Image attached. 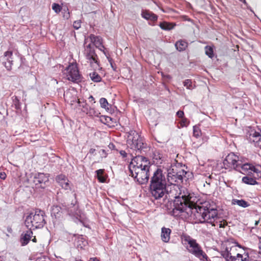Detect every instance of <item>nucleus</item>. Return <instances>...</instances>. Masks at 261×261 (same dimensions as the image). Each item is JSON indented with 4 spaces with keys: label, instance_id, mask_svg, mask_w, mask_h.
<instances>
[{
    "label": "nucleus",
    "instance_id": "40",
    "mask_svg": "<svg viewBox=\"0 0 261 261\" xmlns=\"http://www.w3.org/2000/svg\"><path fill=\"white\" fill-rule=\"evenodd\" d=\"M63 17L64 19H68L70 17V13L67 8L63 10Z\"/></svg>",
    "mask_w": 261,
    "mask_h": 261
},
{
    "label": "nucleus",
    "instance_id": "47",
    "mask_svg": "<svg viewBox=\"0 0 261 261\" xmlns=\"http://www.w3.org/2000/svg\"><path fill=\"white\" fill-rule=\"evenodd\" d=\"M258 248H259V253L261 254V237H258Z\"/></svg>",
    "mask_w": 261,
    "mask_h": 261
},
{
    "label": "nucleus",
    "instance_id": "15",
    "mask_svg": "<svg viewBox=\"0 0 261 261\" xmlns=\"http://www.w3.org/2000/svg\"><path fill=\"white\" fill-rule=\"evenodd\" d=\"M236 171H238L243 174H250L252 172L257 173L258 170L252 165L248 163L242 164L241 161Z\"/></svg>",
    "mask_w": 261,
    "mask_h": 261
},
{
    "label": "nucleus",
    "instance_id": "53",
    "mask_svg": "<svg viewBox=\"0 0 261 261\" xmlns=\"http://www.w3.org/2000/svg\"><path fill=\"white\" fill-rule=\"evenodd\" d=\"M95 149L94 148H91L89 150V153L91 154H94L95 152Z\"/></svg>",
    "mask_w": 261,
    "mask_h": 261
},
{
    "label": "nucleus",
    "instance_id": "56",
    "mask_svg": "<svg viewBox=\"0 0 261 261\" xmlns=\"http://www.w3.org/2000/svg\"><path fill=\"white\" fill-rule=\"evenodd\" d=\"M109 147L110 148H112L114 147V145L113 144H110Z\"/></svg>",
    "mask_w": 261,
    "mask_h": 261
},
{
    "label": "nucleus",
    "instance_id": "62",
    "mask_svg": "<svg viewBox=\"0 0 261 261\" xmlns=\"http://www.w3.org/2000/svg\"><path fill=\"white\" fill-rule=\"evenodd\" d=\"M0 259H1V258H0ZM0 261H2V260L1 259H0Z\"/></svg>",
    "mask_w": 261,
    "mask_h": 261
},
{
    "label": "nucleus",
    "instance_id": "17",
    "mask_svg": "<svg viewBox=\"0 0 261 261\" xmlns=\"http://www.w3.org/2000/svg\"><path fill=\"white\" fill-rule=\"evenodd\" d=\"M57 182L65 190L70 189L69 180L65 175L60 174L57 176Z\"/></svg>",
    "mask_w": 261,
    "mask_h": 261
},
{
    "label": "nucleus",
    "instance_id": "57",
    "mask_svg": "<svg viewBox=\"0 0 261 261\" xmlns=\"http://www.w3.org/2000/svg\"><path fill=\"white\" fill-rule=\"evenodd\" d=\"M89 99H90L91 101H93L94 99V97L92 96H90Z\"/></svg>",
    "mask_w": 261,
    "mask_h": 261
},
{
    "label": "nucleus",
    "instance_id": "46",
    "mask_svg": "<svg viewBox=\"0 0 261 261\" xmlns=\"http://www.w3.org/2000/svg\"><path fill=\"white\" fill-rule=\"evenodd\" d=\"M7 177L6 174L5 172H1L0 173V178L2 179H5Z\"/></svg>",
    "mask_w": 261,
    "mask_h": 261
},
{
    "label": "nucleus",
    "instance_id": "9",
    "mask_svg": "<svg viewBox=\"0 0 261 261\" xmlns=\"http://www.w3.org/2000/svg\"><path fill=\"white\" fill-rule=\"evenodd\" d=\"M141 153L136 152V156L133 157L130 163L128 168L129 169L136 168V167L142 168L143 167H147L150 166V162L147 159L141 155Z\"/></svg>",
    "mask_w": 261,
    "mask_h": 261
},
{
    "label": "nucleus",
    "instance_id": "2",
    "mask_svg": "<svg viewBox=\"0 0 261 261\" xmlns=\"http://www.w3.org/2000/svg\"><path fill=\"white\" fill-rule=\"evenodd\" d=\"M170 187L169 185L167 186V182L166 180L165 175L163 174L162 169L158 168L153 173V176L151 178L150 184V191L152 197L155 199L160 200L163 198V200L167 199L168 201L169 200H172L174 198L173 202V208L171 212L172 214L174 216H178L179 215V210L177 208L176 204V200L180 198V201L181 203L186 201L187 195L178 196L177 193L170 194Z\"/></svg>",
    "mask_w": 261,
    "mask_h": 261
},
{
    "label": "nucleus",
    "instance_id": "43",
    "mask_svg": "<svg viewBox=\"0 0 261 261\" xmlns=\"http://www.w3.org/2000/svg\"><path fill=\"white\" fill-rule=\"evenodd\" d=\"M71 92L69 91H67L64 94V97L65 100H69V98L70 97Z\"/></svg>",
    "mask_w": 261,
    "mask_h": 261
},
{
    "label": "nucleus",
    "instance_id": "6",
    "mask_svg": "<svg viewBox=\"0 0 261 261\" xmlns=\"http://www.w3.org/2000/svg\"><path fill=\"white\" fill-rule=\"evenodd\" d=\"M172 170V172H169L167 175L168 181L170 184L169 185L170 189V194L173 193H177L178 187L176 183L181 181L183 176L186 174V172L184 170H180L177 172H174L173 169Z\"/></svg>",
    "mask_w": 261,
    "mask_h": 261
},
{
    "label": "nucleus",
    "instance_id": "55",
    "mask_svg": "<svg viewBox=\"0 0 261 261\" xmlns=\"http://www.w3.org/2000/svg\"><path fill=\"white\" fill-rule=\"evenodd\" d=\"M32 241L34 242V243H36L37 242V239L36 238V237L34 236L33 238V239L32 240Z\"/></svg>",
    "mask_w": 261,
    "mask_h": 261
},
{
    "label": "nucleus",
    "instance_id": "61",
    "mask_svg": "<svg viewBox=\"0 0 261 261\" xmlns=\"http://www.w3.org/2000/svg\"><path fill=\"white\" fill-rule=\"evenodd\" d=\"M77 261H82V260L80 259V260H78Z\"/></svg>",
    "mask_w": 261,
    "mask_h": 261
},
{
    "label": "nucleus",
    "instance_id": "33",
    "mask_svg": "<svg viewBox=\"0 0 261 261\" xmlns=\"http://www.w3.org/2000/svg\"><path fill=\"white\" fill-rule=\"evenodd\" d=\"M193 136L198 138L201 135V130L199 126L198 125H194L193 127Z\"/></svg>",
    "mask_w": 261,
    "mask_h": 261
},
{
    "label": "nucleus",
    "instance_id": "20",
    "mask_svg": "<svg viewBox=\"0 0 261 261\" xmlns=\"http://www.w3.org/2000/svg\"><path fill=\"white\" fill-rule=\"evenodd\" d=\"M171 232V229L168 228L163 227L162 228L161 239L164 242L167 243L169 241Z\"/></svg>",
    "mask_w": 261,
    "mask_h": 261
},
{
    "label": "nucleus",
    "instance_id": "11",
    "mask_svg": "<svg viewBox=\"0 0 261 261\" xmlns=\"http://www.w3.org/2000/svg\"><path fill=\"white\" fill-rule=\"evenodd\" d=\"M241 160L238 155H236L234 153L231 152L229 153L225 158L223 161V164L226 169L231 168L235 170L239 168V164H240Z\"/></svg>",
    "mask_w": 261,
    "mask_h": 261
},
{
    "label": "nucleus",
    "instance_id": "32",
    "mask_svg": "<svg viewBox=\"0 0 261 261\" xmlns=\"http://www.w3.org/2000/svg\"><path fill=\"white\" fill-rule=\"evenodd\" d=\"M87 114L92 117H98L100 113L98 110H95L94 108L89 107V111H87Z\"/></svg>",
    "mask_w": 261,
    "mask_h": 261
},
{
    "label": "nucleus",
    "instance_id": "1",
    "mask_svg": "<svg viewBox=\"0 0 261 261\" xmlns=\"http://www.w3.org/2000/svg\"><path fill=\"white\" fill-rule=\"evenodd\" d=\"M190 194L187 195L186 201L181 203L180 198L176 200L177 208L179 214L186 212L190 216L195 220L196 223H208L216 226V220L218 219V212L215 208H210L203 206L197 205L192 201Z\"/></svg>",
    "mask_w": 261,
    "mask_h": 261
},
{
    "label": "nucleus",
    "instance_id": "4",
    "mask_svg": "<svg viewBox=\"0 0 261 261\" xmlns=\"http://www.w3.org/2000/svg\"><path fill=\"white\" fill-rule=\"evenodd\" d=\"M45 217L43 211L36 210L27 216L25 225L27 228L33 229L42 228L46 223Z\"/></svg>",
    "mask_w": 261,
    "mask_h": 261
},
{
    "label": "nucleus",
    "instance_id": "13",
    "mask_svg": "<svg viewBox=\"0 0 261 261\" xmlns=\"http://www.w3.org/2000/svg\"><path fill=\"white\" fill-rule=\"evenodd\" d=\"M247 137L250 143H253L255 146L261 148V131L257 132L255 129L250 128L247 133Z\"/></svg>",
    "mask_w": 261,
    "mask_h": 261
},
{
    "label": "nucleus",
    "instance_id": "42",
    "mask_svg": "<svg viewBox=\"0 0 261 261\" xmlns=\"http://www.w3.org/2000/svg\"><path fill=\"white\" fill-rule=\"evenodd\" d=\"M81 20H76L73 22V27L75 29L78 30L79 28H81Z\"/></svg>",
    "mask_w": 261,
    "mask_h": 261
},
{
    "label": "nucleus",
    "instance_id": "16",
    "mask_svg": "<svg viewBox=\"0 0 261 261\" xmlns=\"http://www.w3.org/2000/svg\"><path fill=\"white\" fill-rule=\"evenodd\" d=\"M13 52L12 51H7L4 53L3 57V63L8 70L11 69L13 62L12 56Z\"/></svg>",
    "mask_w": 261,
    "mask_h": 261
},
{
    "label": "nucleus",
    "instance_id": "14",
    "mask_svg": "<svg viewBox=\"0 0 261 261\" xmlns=\"http://www.w3.org/2000/svg\"><path fill=\"white\" fill-rule=\"evenodd\" d=\"M237 248L236 246L226 247L224 250L221 251V255L225 259H237Z\"/></svg>",
    "mask_w": 261,
    "mask_h": 261
},
{
    "label": "nucleus",
    "instance_id": "34",
    "mask_svg": "<svg viewBox=\"0 0 261 261\" xmlns=\"http://www.w3.org/2000/svg\"><path fill=\"white\" fill-rule=\"evenodd\" d=\"M237 257L241 258L242 261H249V256L248 252H245L243 254L237 253Z\"/></svg>",
    "mask_w": 261,
    "mask_h": 261
},
{
    "label": "nucleus",
    "instance_id": "7",
    "mask_svg": "<svg viewBox=\"0 0 261 261\" xmlns=\"http://www.w3.org/2000/svg\"><path fill=\"white\" fill-rule=\"evenodd\" d=\"M149 168L150 166L139 168L136 167L132 169H129L130 174L137 182L140 184L143 185L146 183L149 177Z\"/></svg>",
    "mask_w": 261,
    "mask_h": 261
},
{
    "label": "nucleus",
    "instance_id": "31",
    "mask_svg": "<svg viewBox=\"0 0 261 261\" xmlns=\"http://www.w3.org/2000/svg\"><path fill=\"white\" fill-rule=\"evenodd\" d=\"M205 54L210 58L212 59L214 56V50L213 48L210 46H206L204 47Z\"/></svg>",
    "mask_w": 261,
    "mask_h": 261
},
{
    "label": "nucleus",
    "instance_id": "59",
    "mask_svg": "<svg viewBox=\"0 0 261 261\" xmlns=\"http://www.w3.org/2000/svg\"><path fill=\"white\" fill-rule=\"evenodd\" d=\"M241 2H243L244 4H246L247 3L246 2V0H240Z\"/></svg>",
    "mask_w": 261,
    "mask_h": 261
},
{
    "label": "nucleus",
    "instance_id": "27",
    "mask_svg": "<svg viewBox=\"0 0 261 261\" xmlns=\"http://www.w3.org/2000/svg\"><path fill=\"white\" fill-rule=\"evenodd\" d=\"M162 158V154H161L159 151H155L153 152L152 155V160L154 164H161L163 161Z\"/></svg>",
    "mask_w": 261,
    "mask_h": 261
},
{
    "label": "nucleus",
    "instance_id": "23",
    "mask_svg": "<svg viewBox=\"0 0 261 261\" xmlns=\"http://www.w3.org/2000/svg\"><path fill=\"white\" fill-rule=\"evenodd\" d=\"M231 204L232 205L237 204L239 206L243 208L249 207L250 205V203L248 201H246L244 199L239 200L237 199H233L231 201Z\"/></svg>",
    "mask_w": 261,
    "mask_h": 261
},
{
    "label": "nucleus",
    "instance_id": "8",
    "mask_svg": "<svg viewBox=\"0 0 261 261\" xmlns=\"http://www.w3.org/2000/svg\"><path fill=\"white\" fill-rule=\"evenodd\" d=\"M86 40L85 39L84 54L87 62L93 68H97L99 66L98 58L95 53L93 45L91 43L86 45Z\"/></svg>",
    "mask_w": 261,
    "mask_h": 261
},
{
    "label": "nucleus",
    "instance_id": "26",
    "mask_svg": "<svg viewBox=\"0 0 261 261\" xmlns=\"http://www.w3.org/2000/svg\"><path fill=\"white\" fill-rule=\"evenodd\" d=\"M104 172V169H99L95 171L96 177L100 182H105L106 181L107 176L103 175Z\"/></svg>",
    "mask_w": 261,
    "mask_h": 261
},
{
    "label": "nucleus",
    "instance_id": "54",
    "mask_svg": "<svg viewBox=\"0 0 261 261\" xmlns=\"http://www.w3.org/2000/svg\"><path fill=\"white\" fill-rule=\"evenodd\" d=\"M89 261H99L96 257H92L90 258Z\"/></svg>",
    "mask_w": 261,
    "mask_h": 261
},
{
    "label": "nucleus",
    "instance_id": "36",
    "mask_svg": "<svg viewBox=\"0 0 261 261\" xmlns=\"http://www.w3.org/2000/svg\"><path fill=\"white\" fill-rule=\"evenodd\" d=\"M215 223L216 224V226H219L220 228H224L227 224L226 221L224 220H221L219 217L218 219L216 220Z\"/></svg>",
    "mask_w": 261,
    "mask_h": 261
},
{
    "label": "nucleus",
    "instance_id": "3",
    "mask_svg": "<svg viewBox=\"0 0 261 261\" xmlns=\"http://www.w3.org/2000/svg\"><path fill=\"white\" fill-rule=\"evenodd\" d=\"M181 239L182 244L186 247L189 252L201 260L207 259V255L196 240L187 234L181 236Z\"/></svg>",
    "mask_w": 261,
    "mask_h": 261
},
{
    "label": "nucleus",
    "instance_id": "25",
    "mask_svg": "<svg viewBox=\"0 0 261 261\" xmlns=\"http://www.w3.org/2000/svg\"><path fill=\"white\" fill-rule=\"evenodd\" d=\"M62 208L59 205H53L51 207V215L56 218H59L62 213Z\"/></svg>",
    "mask_w": 261,
    "mask_h": 261
},
{
    "label": "nucleus",
    "instance_id": "49",
    "mask_svg": "<svg viewBox=\"0 0 261 261\" xmlns=\"http://www.w3.org/2000/svg\"><path fill=\"white\" fill-rule=\"evenodd\" d=\"M236 245L235 246H236V248H237V247H239L240 248H242L243 249H244V250H247L248 249L247 248H246L245 247H243L242 246H241V245H240L239 244H238V243H236Z\"/></svg>",
    "mask_w": 261,
    "mask_h": 261
},
{
    "label": "nucleus",
    "instance_id": "19",
    "mask_svg": "<svg viewBox=\"0 0 261 261\" xmlns=\"http://www.w3.org/2000/svg\"><path fill=\"white\" fill-rule=\"evenodd\" d=\"M91 42L96 47H101L104 48L102 44V39L99 36H95L93 34H91L89 36Z\"/></svg>",
    "mask_w": 261,
    "mask_h": 261
},
{
    "label": "nucleus",
    "instance_id": "58",
    "mask_svg": "<svg viewBox=\"0 0 261 261\" xmlns=\"http://www.w3.org/2000/svg\"><path fill=\"white\" fill-rule=\"evenodd\" d=\"M226 261H236L237 259H230V258H228L227 259H225Z\"/></svg>",
    "mask_w": 261,
    "mask_h": 261
},
{
    "label": "nucleus",
    "instance_id": "18",
    "mask_svg": "<svg viewBox=\"0 0 261 261\" xmlns=\"http://www.w3.org/2000/svg\"><path fill=\"white\" fill-rule=\"evenodd\" d=\"M29 229V230L23 232L21 234L20 242L22 246L27 245L29 243L31 238L33 237V232L31 230V229Z\"/></svg>",
    "mask_w": 261,
    "mask_h": 261
},
{
    "label": "nucleus",
    "instance_id": "44",
    "mask_svg": "<svg viewBox=\"0 0 261 261\" xmlns=\"http://www.w3.org/2000/svg\"><path fill=\"white\" fill-rule=\"evenodd\" d=\"M83 107V109H82V111L84 112H85L87 114V111L88 112L89 111V108L90 107V106H89L88 105H87L86 103L85 104V105H83L82 106Z\"/></svg>",
    "mask_w": 261,
    "mask_h": 261
},
{
    "label": "nucleus",
    "instance_id": "60",
    "mask_svg": "<svg viewBox=\"0 0 261 261\" xmlns=\"http://www.w3.org/2000/svg\"><path fill=\"white\" fill-rule=\"evenodd\" d=\"M258 224V221H256L255 225H257Z\"/></svg>",
    "mask_w": 261,
    "mask_h": 261
},
{
    "label": "nucleus",
    "instance_id": "51",
    "mask_svg": "<svg viewBox=\"0 0 261 261\" xmlns=\"http://www.w3.org/2000/svg\"><path fill=\"white\" fill-rule=\"evenodd\" d=\"M36 261H46L45 257H38L36 259Z\"/></svg>",
    "mask_w": 261,
    "mask_h": 261
},
{
    "label": "nucleus",
    "instance_id": "50",
    "mask_svg": "<svg viewBox=\"0 0 261 261\" xmlns=\"http://www.w3.org/2000/svg\"><path fill=\"white\" fill-rule=\"evenodd\" d=\"M100 153L101 155H103L104 157H106V152L104 149H101L100 151Z\"/></svg>",
    "mask_w": 261,
    "mask_h": 261
},
{
    "label": "nucleus",
    "instance_id": "10",
    "mask_svg": "<svg viewBox=\"0 0 261 261\" xmlns=\"http://www.w3.org/2000/svg\"><path fill=\"white\" fill-rule=\"evenodd\" d=\"M66 79L73 82L78 83L81 81V76L79 73L76 64H70L66 69Z\"/></svg>",
    "mask_w": 261,
    "mask_h": 261
},
{
    "label": "nucleus",
    "instance_id": "21",
    "mask_svg": "<svg viewBox=\"0 0 261 261\" xmlns=\"http://www.w3.org/2000/svg\"><path fill=\"white\" fill-rule=\"evenodd\" d=\"M76 201H75V203L72 202L70 204V206L68 207V213L69 215L71 216H75L76 215H78L79 212V206L77 205L76 204Z\"/></svg>",
    "mask_w": 261,
    "mask_h": 261
},
{
    "label": "nucleus",
    "instance_id": "37",
    "mask_svg": "<svg viewBox=\"0 0 261 261\" xmlns=\"http://www.w3.org/2000/svg\"><path fill=\"white\" fill-rule=\"evenodd\" d=\"M99 102L100 106L102 108H105L106 109H109V108L107 107L109 105V103L106 98H101L99 100Z\"/></svg>",
    "mask_w": 261,
    "mask_h": 261
},
{
    "label": "nucleus",
    "instance_id": "12",
    "mask_svg": "<svg viewBox=\"0 0 261 261\" xmlns=\"http://www.w3.org/2000/svg\"><path fill=\"white\" fill-rule=\"evenodd\" d=\"M49 182V175L44 173L35 174L33 178V183L36 189H44Z\"/></svg>",
    "mask_w": 261,
    "mask_h": 261
},
{
    "label": "nucleus",
    "instance_id": "22",
    "mask_svg": "<svg viewBox=\"0 0 261 261\" xmlns=\"http://www.w3.org/2000/svg\"><path fill=\"white\" fill-rule=\"evenodd\" d=\"M141 15L144 18L147 20H150L154 21L158 19L157 15L148 11H143Z\"/></svg>",
    "mask_w": 261,
    "mask_h": 261
},
{
    "label": "nucleus",
    "instance_id": "52",
    "mask_svg": "<svg viewBox=\"0 0 261 261\" xmlns=\"http://www.w3.org/2000/svg\"><path fill=\"white\" fill-rule=\"evenodd\" d=\"M97 48H98L100 50L102 51L103 54L107 56L106 55V51H105V47L104 48H102L101 46L100 47H97Z\"/></svg>",
    "mask_w": 261,
    "mask_h": 261
},
{
    "label": "nucleus",
    "instance_id": "45",
    "mask_svg": "<svg viewBox=\"0 0 261 261\" xmlns=\"http://www.w3.org/2000/svg\"><path fill=\"white\" fill-rule=\"evenodd\" d=\"M176 115L179 117V118H184V112L182 111H178L177 113H176Z\"/></svg>",
    "mask_w": 261,
    "mask_h": 261
},
{
    "label": "nucleus",
    "instance_id": "35",
    "mask_svg": "<svg viewBox=\"0 0 261 261\" xmlns=\"http://www.w3.org/2000/svg\"><path fill=\"white\" fill-rule=\"evenodd\" d=\"M12 99L15 109L17 110L20 109L21 105L20 100L18 97L16 96H14L12 97Z\"/></svg>",
    "mask_w": 261,
    "mask_h": 261
},
{
    "label": "nucleus",
    "instance_id": "48",
    "mask_svg": "<svg viewBox=\"0 0 261 261\" xmlns=\"http://www.w3.org/2000/svg\"><path fill=\"white\" fill-rule=\"evenodd\" d=\"M120 154L123 158H125L127 156V153L124 150H121Z\"/></svg>",
    "mask_w": 261,
    "mask_h": 261
},
{
    "label": "nucleus",
    "instance_id": "39",
    "mask_svg": "<svg viewBox=\"0 0 261 261\" xmlns=\"http://www.w3.org/2000/svg\"><path fill=\"white\" fill-rule=\"evenodd\" d=\"M184 86L188 89H191L192 88V82L190 80H186L184 82Z\"/></svg>",
    "mask_w": 261,
    "mask_h": 261
},
{
    "label": "nucleus",
    "instance_id": "38",
    "mask_svg": "<svg viewBox=\"0 0 261 261\" xmlns=\"http://www.w3.org/2000/svg\"><path fill=\"white\" fill-rule=\"evenodd\" d=\"M52 9L57 14L59 13L62 10L61 6L56 3H54L52 5Z\"/></svg>",
    "mask_w": 261,
    "mask_h": 261
},
{
    "label": "nucleus",
    "instance_id": "28",
    "mask_svg": "<svg viewBox=\"0 0 261 261\" xmlns=\"http://www.w3.org/2000/svg\"><path fill=\"white\" fill-rule=\"evenodd\" d=\"M243 182L250 185H255L257 184V182L256 180L248 176H244L242 178Z\"/></svg>",
    "mask_w": 261,
    "mask_h": 261
},
{
    "label": "nucleus",
    "instance_id": "24",
    "mask_svg": "<svg viewBox=\"0 0 261 261\" xmlns=\"http://www.w3.org/2000/svg\"><path fill=\"white\" fill-rule=\"evenodd\" d=\"M188 42L184 40H179L177 41L175 44V46L177 50L179 51H182L186 50L188 47Z\"/></svg>",
    "mask_w": 261,
    "mask_h": 261
},
{
    "label": "nucleus",
    "instance_id": "29",
    "mask_svg": "<svg viewBox=\"0 0 261 261\" xmlns=\"http://www.w3.org/2000/svg\"><path fill=\"white\" fill-rule=\"evenodd\" d=\"M175 25L167 22H161L159 24L160 28L164 30H170L174 28Z\"/></svg>",
    "mask_w": 261,
    "mask_h": 261
},
{
    "label": "nucleus",
    "instance_id": "41",
    "mask_svg": "<svg viewBox=\"0 0 261 261\" xmlns=\"http://www.w3.org/2000/svg\"><path fill=\"white\" fill-rule=\"evenodd\" d=\"M180 123L182 127L187 126L189 124V121L187 118H183L180 121Z\"/></svg>",
    "mask_w": 261,
    "mask_h": 261
},
{
    "label": "nucleus",
    "instance_id": "30",
    "mask_svg": "<svg viewBox=\"0 0 261 261\" xmlns=\"http://www.w3.org/2000/svg\"><path fill=\"white\" fill-rule=\"evenodd\" d=\"M91 80L94 82H99L101 81V76L96 72H93L89 74Z\"/></svg>",
    "mask_w": 261,
    "mask_h": 261
},
{
    "label": "nucleus",
    "instance_id": "5",
    "mask_svg": "<svg viewBox=\"0 0 261 261\" xmlns=\"http://www.w3.org/2000/svg\"><path fill=\"white\" fill-rule=\"evenodd\" d=\"M127 144L131 149L139 153H141L142 150L146 147L143 138L134 130L128 133Z\"/></svg>",
    "mask_w": 261,
    "mask_h": 261
}]
</instances>
